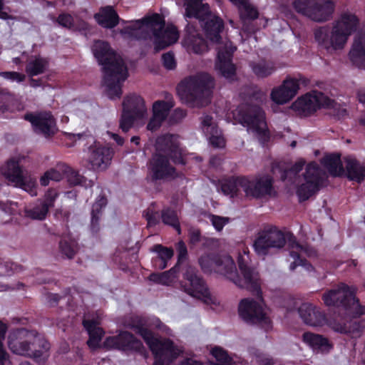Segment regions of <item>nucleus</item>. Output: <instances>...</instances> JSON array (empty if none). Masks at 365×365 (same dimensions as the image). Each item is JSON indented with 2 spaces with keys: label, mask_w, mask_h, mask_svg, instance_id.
<instances>
[{
  "label": "nucleus",
  "mask_w": 365,
  "mask_h": 365,
  "mask_svg": "<svg viewBox=\"0 0 365 365\" xmlns=\"http://www.w3.org/2000/svg\"><path fill=\"white\" fill-rule=\"evenodd\" d=\"M357 24L358 19L355 15L344 13L334 25L331 31L327 26L316 29L315 40L327 51L341 49L345 46L348 37L356 30Z\"/></svg>",
  "instance_id": "9d476101"
},
{
  "label": "nucleus",
  "mask_w": 365,
  "mask_h": 365,
  "mask_svg": "<svg viewBox=\"0 0 365 365\" xmlns=\"http://www.w3.org/2000/svg\"><path fill=\"white\" fill-rule=\"evenodd\" d=\"M160 325L158 319L151 324L144 318H136L133 327L155 355L153 365H170L180 355L181 350L170 339L158 337L150 329L152 326L161 329Z\"/></svg>",
  "instance_id": "6e6552de"
},
{
  "label": "nucleus",
  "mask_w": 365,
  "mask_h": 365,
  "mask_svg": "<svg viewBox=\"0 0 365 365\" xmlns=\"http://www.w3.org/2000/svg\"><path fill=\"white\" fill-rule=\"evenodd\" d=\"M150 250L158 253L155 263L160 269H163L167 267V262L173 257L174 254L172 248L164 247L162 245H155L150 248Z\"/></svg>",
  "instance_id": "4c0bfd02"
},
{
  "label": "nucleus",
  "mask_w": 365,
  "mask_h": 365,
  "mask_svg": "<svg viewBox=\"0 0 365 365\" xmlns=\"http://www.w3.org/2000/svg\"><path fill=\"white\" fill-rule=\"evenodd\" d=\"M272 192V180L270 177L264 176L253 180L245 178L244 192L247 197L262 198L271 196Z\"/></svg>",
  "instance_id": "412c9836"
},
{
  "label": "nucleus",
  "mask_w": 365,
  "mask_h": 365,
  "mask_svg": "<svg viewBox=\"0 0 365 365\" xmlns=\"http://www.w3.org/2000/svg\"><path fill=\"white\" fill-rule=\"evenodd\" d=\"M0 76L14 81H16L17 82H22L26 78V76L24 74L15 71L0 72Z\"/></svg>",
  "instance_id": "13d9d810"
},
{
  "label": "nucleus",
  "mask_w": 365,
  "mask_h": 365,
  "mask_svg": "<svg viewBox=\"0 0 365 365\" xmlns=\"http://www.w3.org/2000/svg\"><path fill=\"white\" fill-rule=\"evenodd\" d=\"M59 253L63 258L73 259L77 252L76 242L68 239H61L58 244Z\"/></svg>",
  "instance_id": "79ce46f5"
},
{
  "label": "nucleus",
  "mask_w": 365,
  "mask_h": 365,
  "mask_svg": "<svg viewBox=\"0 0 365 365\" xmlns=\"http://www.w3.org/2000/svg\"><path fill=\"white\" fill-rule=\"evenodd\" d=\"M177 365H202L200 362L191 358H186L179 362Z\"/></svg>",
  "instance_id": "774afa93"
},
{
  "label": "nucleus",
  "mask_w": 365,
  "mask_h": 365,
  "mask_svg": "<svg viewBox=\"0 0 365 365\" xmlns=\"http://www.w3.org/2000/svg\"><path fill=\"white\" fill-rule=\"evenodd\" d=\"M54 216L56 219L64 222H68L70 217V212L62 209H57L55 211Z\"/></svg>",
  "instance_id": "e2e57ef3"
},
{
  "label": "nucleus",
  "mask_w": 365,
  "mask_h": 365,
  "mask_svg": "<svg viewBox=\"0 0 365 365\" xmlns=\"http://www.w3.org/2000/svg\"><path fill=\"white\" fill-rule=\"evenodd\" d=\"M126 38L151 39L153 38L155 50L158 52L175 43L178 33L175 28L165 29V21L158 14L145 16L140 20L131 22L130 26L121 29Z\"/></svg>",
  "instance_id": "7ed1b4c3"
},
{
  "label": "nucleus",
  "mask_w": 365,
  "mask_h": 365,
  "mask_svg": "<svg viewBox=\"0 0 365 365\" xmlns=\"http://www.w3.org/2000/svg\"><path fill=\"white\" fill-rule=\"evenodd\" d=\"M305 164L304 160H299L292 167L287 168L283 165L275 164L272 167L275 174L278 170L282 181H287L290 184L297 185V194L300 201L308 200L316 194L320 189L325 178V172L314 162L309 163L302 175L299 173Z\"/></svg>",
  "instance_id": "20e7f679"
},
{
  "label": "nucleus",
  "mask_w": 365,
  "mask_h": 365,
  "mask_svg": "<svg viewBox=\"0 0 365 365\" xmlns=\"http://www.w3.org/2000/svg\"><path fill=\"white\" fill-rule=\"evenodd\" d=\"M331 100L322 92L313 91L299 98L292 103V108L299 114L308 115L321 107H329Z\"/></svg>",
  "instance_id": "dca6fc26"
},
{
  "label": "nucleus",
  "mask_w": 365,
  "mask_h": 365,
  "mask_svg": "<svg viewBox=\"0 0 365 365\" xmlns=\"http://www.w3.org/2000/svg\"><path fill=\"white\" fill-rule=\"evenodd\" d=\"M160 216L164 224L172 226L178 234L181 233L179 220L175 210L165 208L162 210Z\"/></svg>",
  "instance_id": "37998d69"
},
{
  "label": "nucleus",
  "mask_w": 365,
  "mask_h": 365,
  "mask_svg": "<svg viewBox=\"0 0 365 365\" xmlns=\"http://www.w3.org/2000/svg\"><path fill=\"white\" fill-rule=\"evenodd\" d=\"M92 51L102 66L103 85L110 99L120 98L122 86L128 76L127 66L123 58L110 46L108 43L96 41L92 46Z\"/></svg>",
  "instance_id": "f03ea898"
},
{
  "label": "nucleus",
  "mask_w": 365,
  "mask_h": 365,
  "mask_svg": "<svg viewBox=\"0 0 365 365\" xmlns=\"http://www.w3.org/2000/svg\"><path fill=\"white\" fill-rule=\"evenodd\" d=\"M334 329L341 333L351 332L350 327H348L346 324H336L333 327Z\"/></svg>",
  "instance_id": "338daca9"
},
{
  "label": "nucleus",
  "mask_w": 365,
  "mask_h": 365,
  "mask_svg": "<svg viewBox=\"0 0 365 365\" xmlns=\"http://www.w3.org/2000/svg\"><path fill=\"white\" fill-rule=\"evenodd\" d=\"M303 339L314 349H323L328 346L327 339L319 334L307 332L303 334Z\"/></svg>",
  "instance_id": "c03bdc74"
},
{
  "label": "nucleus",
  "mask_w": 365,
  "mask_h": 365,
  "mask_svg": "<svg viewBox=\"0 0 365 365\" xmlns=\"http://www.w3.org/2000/svg\"><path fill=\"white\" fill-rule=\"evenodd\" d=\"M34 334V337L30 339L29 344L28 353L25 355L34 357L35 359L44 358L45 354L50 349L49 343L36 331L31 330Z\"/></svg>",
  "instance_id": "c756f323"
},
{
  "label": "nucleus",
  "mask_w": 365,
  "mask_h": 365,
  "mask_svg": "<svg viewBox=\"0 0 365 365\" xmlns=\"http://www.w3.org/2000/svg\"><path fill=\"white\" fill-rule=\"evenodd\" d=\"M95 19L98 24L107 29L114 28L119 22L118 14L110 6L101 8L100 11L95 14Z\"/></svg>",
  "instance_id": "7c9ffc66"
},
{
  "label": "nucleus",
  "mask_w": 365,
  "mask_h": 365,
  "mask_svg": "<svg viewBox=\"0 0 365 365\" xmlns=\"http://www.w3.org/2000/svg\"><path fill=\"white\" fill-rule=\"evenodd\" d=\"M349 59L355 67L365 70V31L354 37Z\"/></svg>",
  "instance_id": "bb28decb"
},
{
  "label": "nucleus",
  "mask_w": 365,
  "mask_h": 365,
  "mask_svg": "<svg viewBox=\"0 0 365 365\" xmlns=\"http://www.w3.org/2000/svg\"><path fill=\"white\" fill-rule=\"evenodd\" d=\"M177 251L178 252V259L175 266L178 267V265L186 259V257L187 255L186 245L182 241H180L178 243ZM177 269L178 270V268H177Z\"/></svg>",
  "instance_id": "bf43d9fd"
},
{
  "label": "nucleus",
  "mask_w": 365,
  "mask_h": 365,
  "mask_svg": "<svg viewBox=\"0 0 365 365\" xmlns=\"http://www.w3.org/2000/svg\"><path fill=\"white\" fill-rule=\"evenodd\" d=\"M201 128L203 133L209 138L210 143L216 148H222L225 145V140L221 130L218 128L213 118L209 115H204L201 118Z\"/></svg>",
  "instance_id": "cd10ccee"
},
{
  "label": "nucleus",
  "mask_w": 365,
  "mask_h": 365,
  "mask_svg": "<svg viewBox=\"0 0 365 365\" xmlns=\"http://www.w3.org/2000/svg\"><path fill=\"white\" fill-rule=\"evenodd\" d=\"M57 197L58 192L55 190H48L43 198L24 208V216L32 220H44L49 213V209L54 206Z\"/></svg>",
  "instance_id": "a211bd4d"
},
{
  "label": "nucleus",
  "mask_w": 365,
  "mask_h": 365,
  "mask_svg": "<svg viewBox=\"0 0 365 365\" xmlns=\"http://www.w3.org/2000/svg\"><path fill=\"white\" fill-rule=\"evenodd\" d=\"M83 324L89 334L87 342L88 346L92 348L97 347L104 334L103 329L98 326V322L93 319H84Z\"/></svg>",
  "instance_id": "473e14b6"
},
{
  "label": "nucleus",
  "mask_w": 365,
  "mask_h": 365,
  "mask_svg": "<svg viewBox=\"0 0 365 365\" xmlns=\"http://www.w3.org/2000/svg\"><path fill=\"white\" fill-rule=\"evenodd\" d=\"M287 241L291 249L290 256L294 259V262L290 264V269L294 270L299 265L308 270L312 268V265L306 259L301 258L299 252L303 251L304 248L299 244L296 237L289 232L284 234L276 227H266L259 232L254 241L253 247L258 256L264 257L282 249Z\"/></svg>",
  "instance_id": "39448f33"
},
{
  "label": "nucleus",
  "mask_w": 365,
  "mask_h": 365,
  "mask_svg": "<svg viewBox=\"0 0 365 365\" xmlns=\"http://www.w3.org/2000/svg\"><path fill=\"white\" fill-rule=\"evenodd\" d=\"M298 312L304 322L310 326H322L325 322L324 314L311 304H302Z\"/></svg>",
  "instance_id": "c85d7f7f"
},
{
  "label": "nucleus",
  "mask_w": 365,
  "mask_h": 365,
  "mask_svg": "<svg viewBox=\"0 0 365 365\" xmlns=\"http://www.w3.org/2000/svg\"><path fill=\"white\" fill-rule=\"evenodd\" d=\"M6 331V325L0 322V365H4V361L7 359V354L3 346V340L4 339Z\"/></svg>",
  "instance_id": "603ef678"
},
{
  "label": "nucleus",
  "mask_w": 365,
  "mask_h": 365,
  "mask_svg": "<svg viewBox=\"0 0 365 365\" xmlns=\"http://www.w3.org/2000/svg\"><path fill=\"white\" fill-rule=\"evenodd\" d=\"M257 361L259 365H273L272 359L262 354L257 355Z\"/></svg>",
  "instance_id": "69168bd1"
},
{
  "label": "nucleus",
  "mask_w": 365,
  "mask_h": 365,
  "mask_svg": "<svg viewBox=\"0 0 365 365\" xmlns=\"http://www.w3.org/2000/svg\"><path fill=\"white\" fill-rule=\"evenodd\" d=\"M212 354L217 361V365H230L232 359L222 349L214 348L212 350Z\"/></svg>",
  "instance_id": "09e8293b"
},
{
  "label": "nucleus",
  "mask_w": 365,
  "mask_h": 365,
  "mask_svg": "<svg viewBox=\"0 0 365 365\" xmlns=\"http://www.w3.org/2000/svg\"><path fill=\"white\" fill-rule=\"evenodd\" d=\"M185 16L197 19L204 29L207 37L212 43H216L217 61L215 68L219 73L227 79H232L235 75V66L232 63V57L236 48L232 42L220 36L224 24L221 19L210 10L207 4L202 0H185Z\"/></svg>",
  "instance_id": "f257e3e1"
},
{
  "label": "nucleus",
  "mask_w": 365,
  "mask_h": 365,
  "mask_svg": "<svg viewBox=\"0 0 365 365\" xmlns=\"http://www.w3.org/2000/svg\"><path fill=\"white\" fill-rule=\"evenodd\" d=\"M101 217L91 215V230L93 233H97L100 230V220Z\"/></svg>",
  "instance_id": "0e129e2a"
},
{
  "label": "nucleus",
  "mask_w": 365,
  "mask_h": 365,
  "mask_svg": "<svg viewBox=\"0 0 365 365\" xmlns=\"http://www.w3.org/2000/svg\"><path fill=\"white\" fill-rule=\"evenodd\" d=\"M163 121V120L159 119V118L153 115V117L150 119L147 125V128L151 131L155 130L161 125Z\"/></svg>",
  "instance_id": "680f3d73"
},
{
  "label": "nucleus",
  "mask_w": 365,
  "mask_h": 365,
  "mask_svg": "<svg viewBox=\"0 0 365 365\" xmlns=\"http://www.w3.org/2000/svg\"><path fill=\"white\" fill-rule=\"evenodd\" d=\"M104 346L123 351H138L143 348L140 340L128 331H122L118 335L106 338Z\"/></svg>",
  "instance_id": "4be33fe9"
},
{
  "label": "nucleus",
  "mask_w": 365,
  "mask_h": 365,
  "mask_svg": "<svg viewBox=\"0 0 365 365\" xmlns=\"http://www.w3.org/2000/svg\"><path fill=\"white\" fill-rule=\"evenodd\" d=\"M24 119L29 121L36 133L45 137L53 135L57 131L56 120L50 112H37L27 113Z\"/></svg>",
  "instance_id": "aec40b11"
},
{
  "label": "nucleus",
  "mask_w": 365,
  "mask_h": 365,
  "mask_svg": "<svg viewBox=\"0 0 365 365\" xmlns=\"http://www.w3.org/2000/svg\"><path fill=\"white\" fill-rule=\"evenodd\" d=\"M178 271V270L177 269V266H175L170 270L165 271L160 274L152 273L151 274H150L148 279L155 283L163 285H168L175 278V274L177 273Z\"/></svg>",
  "instance_id": "ea45409f"
},
{
  "label": "nucleus",
  "mask_w": 365,
  "mask_h": 365,
  "mask_svg": "<svg viewBox=\"0 0 365 365\" xmlns=\"http://www.w3.org/2000/svg\"><path fill=\"white\" fill-rule=\"evenodd\" d=\"M261 298V291L258 294L252 292ZM240 317L247 324H259L265 329L270 328V319L262 304V300L256 302L250 299H242L239 304Z\"/></svg>",
  "instance_id": "4468645a"
},
{
  "label": "nucleus",
  "mask_w": 365,
  "mask_h": 365,
  "mask_svg": "<svg viewBox=\"0 0 365 365\" xmlns=\"http://www.w3.org/2000/svg\"><path fill=\"white\" fill-rule=\"evenodd\" d=\"M68 181L73 185H82L85 187H91L93 185V181L87 180L83 176L81 175L78 172L73 170L70 168V170L66 174Z\"/></svg>",
  "instance_id": "a18cd8bd"
},
{
  "label": "nucleus",
  "mask_w": 365,
  "mask_h": 365,
  "mask_svg": "<svg viewBox=\"0 0 365 365\" xmlns=\"http://www.w3.org/2000/svg\"><path fill=\"white\" fill-rule=\"evenodd\" d=\"M346 175L351 180L361 182L365 178V167L351 157L345 158Z\"/></svg>",
  "instance_id": "2f4dec72"
},
{
  "label": "nucleus",
  "mask_w": 365,
  "mask_h": 365,
  "mask_svg": "<svg viewBox=\"0 0 365 365\" xmlns=\"http://www.w3.org/2000/svg\"><path fill=\"white\" fill-rule=\"evenodd\" d=\"M299 88L297 80L287 79L282 85L275 88L271 93V98L273 101L278 104H284L292 99Z\"/></svg>",
  "instance_id": "a878e982"
},
{
  "label": "nucleus",
  "mask_w": 365,
  "mask_h": 365,
  "mask_svg": "<svg viewBox=\"0 0 365 365\" xmlns=\"http://www.w3.org/2000/svg\"><path fill=\"white\" fill-rule=\"evenodd\" d=\"M218 255H206L199 259V264L205 272H210L215 269L216 258Z\"/></svg>",
  "instance_id": "de8ad7c7"
},
{
  "label": "nucleus",
  "mask_w": 365,
  "mask_h": 365,
  "mask_svg": "<svg viewBox=\"0 0 365 365\" xmlns=\"http://www.w3.org/2000/svg\"><path fill=\"white\" fill-rule=\"evenodd\" d=\"M56 21L59 25L64 28L71 29L73 27V19L70 14H60Z\"/></svg>",
  "instance_id": "5fc2aeb1"
},
{
  "label": "nucleus",
  "mask_w": 365,
  "mask_h": 365,
  "mask_svg": "<svg viewBox=\"0 0 365 365\" xmlns=\"http://www.w3.org/2000/svg\"><path fill=\"white\" fill-rule=\"evenodd\" d=\"M143 216L145 217L146 220L148 221V225L150 227L154 226L158 224L160 222L159 213L158 212L153 211L150 207L144 212Z\"/></svg>",
  "instance_id": "864d4df0"
},
{
  "label": "nucleus",
  "mask_w": 365,
  "mask_h": 365,
  "mask_svg": "<svg viewBox=\"0 0 365 365\" xmlns=\"http://www.w3.org/2000/svg\"><path fill=\"white\" fill-rule=\"evenodd\" d=\"M107 204V199L104 196H99L93 203L91 210V215L102 216V210Z\"/></svg>",
  "instance_id": "3c124183"
},
{
  "label": "nucleus",
  "mask_w": 365,
  "mask_h": 365,
  "mask_svg": "<svg viewBox=\"0 0 365 365\" xmlns=\"http://www.w3.org/2000/svg\"><path fill=\"white\" fill-rule=\"evenodd\" d=\"M68 170H70V167L66 165H58L56 168L51 169L44 173L40 179L41 185H48L50 180L56 182L60 181Z\"/></svg>",
  "instance_id": "e433bc0d"
},
{
  "label": "nucleus",
  "mask_w": 365,
  "mask_h": 365,
  "mask_svg": "<svg viewBox=\"0 0 365 365\" xmlns=\"http://www.w3.org/2000/svg\"><path fill=\"white\" fill-rule=\"evenodd\" d=\"M88 161L93 170L107 168L113 158V150L108 147L94 145L89 148Z\"/></svg>",
  "instance_id": "b1692460"
},
{
  "label": "nucleus",
  "mask_w": 365,
  "mask_h": 365,
  "mask_svg": "<svg viewBox=\"0 0 365 365\" xmlns=\"http://www.w3.org/2000/svg\"><path fill=\"white\" fill-rule=\"evenodd\" d=\"M295 11L317 23H324L332 18L334 3L332 0H294Z\"/></svg>",
  "instance_id": "ddd939ff"
},
{
  "label": "nucleus",
  "mask_w": 365,
  "mask_h": 365,
  "mask_svg": "<svg viewBox=\"0 0 365 365\" xmlns=\"http://www.w3.org/2000/svg\"><path fill=\"white\" fill-rule=\"evenodd\" d=\"M156 150L158 153L150 160L151 180L165 181L175 178V168L170 164L169 159L175 164L185 163L177 138L170 134L158 137Z\"/></svg>",
  "instance_id": "423d86ee"
},
{
  "label": "nucleus",
  "mask_w": 365,
  "mask_h": 365,
  "mask_svg": "<svg viewBox=\"0 0 365 365\" xmlns=\"http://www.w3.org/2000/svg\"><path fill=\"white\" fill-rule=\"evenodd\" d=\"M242 20H254L258 17L257 9L249 1L239 11Z\"/></svg>",
  "instance_id": "49530a36"
},
{
  "label": "nucleus",
  "mask_w": 365,
  "mask_h": 365,
  "mask_svg": "<svg viewBox=\"0 0 365 365\" xmlns=\"http://www.w3.org/2000/svg\"><path fill=\"white\" fill-rule=\"evenodd\" d=\"M184 46L188 51L200 54L207 51V41L191 24L188 23L185 29V34L183 39Z\"/></svg>",
  "instance_id": "393cba45"
},
{
  "label": "nucleus",
  "mask_w": 365,
  "mask_h": 365,
  "mask_svg": "<svg viewBox=\"0 0 365 365\" xmlns=\"http://www.w3.org/2000/svg\"><path fill=\"white\" fill-rule=\"evenodd\" d=\"M162 61L164 67L168 70H173L176 67V61L174 54L171 52L163 54Z\"/></svg>",
  "instance_id": "6e6d98bb"
},
{
  "label": "nucleus",
  "mask_w": 365,
  "mask_h": 365,
  "mask_svg": "<svg viewBox=\"0 0 365 365\" xmlns=\"http://www.w3.org/2000/svg\"><path fill=\"white\" fill-rule=\"evenodd\" d=\"M245 177L232 178L226 180L222 183L221 189L224 194L233 197L240 194L241 190L244 191Z\"/></svg>",
  "instance_id": "72a5a7b5"
},
{
  "label": "nucleus",
  "mask_w": 365,
  "mask_h": 365,
  "mask_svg": "<svg viewBox=\"0 0 365 365\" xmlns=\"http://www.w3.org/2000/svg\"><path fill=\"white\" fill-rule=\"evenodd\" d=\"M213 78L206 73L185 78L178 87L179 95L191 107L202 108L210 103Z\"/></svg>",
  "instance_id": "9b49d317"
},
{
  "label": "nucleus",
  "mask_w": 365,
  "mask_h": 365,
  "mask_svg": "<svg viewBox=\"0 0 365 365\" xmlns=\"http://www.w3.org/2000/svg\"><path fill=\"white\" fill-rule=\"evenodd\" d=\"M2 173L14 186L19 187L30 192L32 196L36 195V192L34 190L36 187L35 180L28 178L25 175L19 161L14 160L9 161L6 167L3 168Z\"/></svg>",
  "instance_id": "f3484780"
},
{
  "label": "nucleus",
  "mask_w": 365,
  "mask_h": 365,
  "mask_svg": "<svg viewBox=\"0 0 365 365\" xmlns=\"http://www.w3.org/2000/svg\"><path fill=\"white\" fill-rule=\"evenodd\" d=\"M186 115V113L184 110L180 108H177L175 110L174 113L170 118V121L171 123H176L182 119Z\"/></svg>",
  "instance_id": "052dcab7"
},
{
  "label": "nucleus",
  "mask_w": 365,
  "mask_h": 365,
  "mask_svg": "<svg viewBox=\"0 0 365 365\" xmlns=\"http://www.w3.org/2000/svg\"><path fill=\"white\" fill-rule=\"evenodd\" d=\"M34 334L25 328L16 329L10 331L8 336V346L10 350L16 354L25 355L28 353L30 339Z\"/></svg>",
  "instance_id": "5701e85b"
},
{
  "label": "nucleus",
  "mask_w": 365,
  "mask_h": 365,
  "mask_svg": "<svg viewBox=\"0 0 365 365\" xmlns=\"http://www.w3.org/2000/svg\"><path fill=\"white\" fill-rule=\"evenodd\" d=\"M147 113L143 98L132 93L125 97L123 101V112L120 119V128L128 132L133 125L135 120L143 118Z\"/></svg>",
  "instance_id": "2eb2a0df"
},
{
  "label": "nucleus",
  "mask_w": 365,
  "mask_h": 365,
  "mask_svg": "<svg viewBox=\"0 0 365 365\" xmlns=\"http://www.w3.org/2000/svg\"><path fill=\"white\" fill-rule=\"evenodd\" d=\"M189 239L190 243L192 245H195L202 241H205L203 245H205L210 241V240H207L202 237L200 231L195 228H191L189 230Z\"/></svg>",
  "instance_id": "8fccbe9b"
},
{
  "label": "nucleus",
  "mask_w": 365,
  "mask_h": 365,
  "mask_svg": "<svg viewBox=\"0 0 365 365\" xmlns=\"http://www.w3.org/2000/svg\"><path fill=\"white\" fill-rule=\"evenodd\" d=\"M254 73L259 78H265L274 71L273 63L266 61L253 62L250 64Z\"/></svg>",
  "instance_id": "a19ab883"
},
{
  "label": "nucleus",
  "mask_w": 365,
  "mask_h": 365,
  "mask_svg": "<svg viewBox=\"0 0 365 365\" xmlns=\"http://www.w3.org/2000/svg\"><path fill=\"white\" fill-rule=\"evenodd\" d=\"M322 163L333 176H340L345 173L339 155H329L322 158Z\"/></svg>",
  "instance_id": "c9c22d12"
},
{
  "label": "nucleus",
  "mask_w": 365,
  "mask_h": 365,
  "mask_svg": "<svg viewBox=\"0 0 365 365\" xmlns=\"http://www.w3.org/2000/svg\"><path fill=\"white\" fill-rule=\"evenodd\" d=\"M264 100V93L253 91L249 99L234 112L235 118L263 144L269 139L264 112L261 108Z\"/></svg>",
  "instance_id": "0eeeda50"
},
{
  "label": "nucleus",
  "mask_w": 365,
  "mask_h": 365,
  "mask_svg": "<svg viewBox=\"0 0 365 365\" xmlns=\"http://www.w3.org/2000/svg\"><path fill=\"white\" fill-rule=\"evenodd\" d=\"M48 65L47 59L38 56L28 61L25 70L29 76L33 77L45 73L48 68Z\"/></svg>",
  "instance_id": "f704fd0d"
},
{
  "label": "nucleus",
  "mask_w": 365,
  "mask_h": 365,
  "mask_svg": "<svg viewBox=\"0 0 365 365\" xmlns=\"http://www.w3.org/2000/svg\"><path fill=\"white\" fill-rule=\"evenodd\" d=\"M322 298L327 306L335 307L346 315L356 317L365 314V306L359 304L354 290L344 283L324 293Z\"/></svg>",
  "instance_id": "f8f14e48"
},
{
  "label": "nucleus",
  "mask_w": 365,
  "mask_h": 365,
  "mask_svg": "<svg viewBox=\"0 0 365 365\" xmlns=\"http://www.w3.org/2000/svg\"><path fill=\"white\" fill-rule=\"evenodd\" d=\"M183 276L189 282V287H185V291L187 293L194 297L202 299L207 304L212 302L203 279L197 274L195 267L187 265Z\"/></svg>",
  "instance_id": "6ab92c4d"
},
{
  "label": "nucleus",
  "mask_w": 365,
  "mask_h": 365,
  "mask_svg": "<svg viewBox=\"0 0 365 365\" xmlns=\"http://www.w3.org/2000/svg\"><path fill=\"white\" fill-rule=\"evenodd\" d=\"M215 270L232 281L239 287L258 294L260 292V279L259 273L250 264V257L245 252L239 255L238 267L242 275L240 278L236 272L233 259L228 255L217 256Z\"/></svg>",
  "instance_id": "1a4fd4ad"
},
{
  "label": "nucleus",
  "mask_w": 365,
  "mask_h": 365,
  "mask_svg": "<svg viewBox=\"0 0 365 365\" xmlns=\"http://www.w3.org/2000/svg\"><path fill=\"white\" fill-rule=\"evenodd\" d=\"M167 101H158L153 103V115L159 119L164 120L168 115L170 110L174 106V103L171 101V95L165 94Z\"/></svg>",
  "instance_id": "58836bf2"
},
{
  "label": "nucleus",
  "mask_w": 365,
  "mask_h": 365,
  "mask_svg": "<svg viewBox=\"0 0 365 365\" xmlns=\"http://www.w3.org/2000/svg\"><path fill=\"white\" fill-rule=\"evenodd\" d=\"M210 220L212 225L217 231L222 230L225 225L227 224L230 220L228 217H224L214 215H210Z\"/></svg>",
  "instance_id": "4d7b16f0"
}]
</instances>
